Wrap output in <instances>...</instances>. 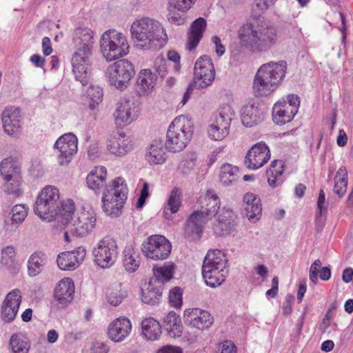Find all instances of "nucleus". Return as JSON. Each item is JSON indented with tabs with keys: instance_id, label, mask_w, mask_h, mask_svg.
I'll use <instances>...</instances> for the list:
<instances>
[{
	"instance_id": "nucleus-19",
	"label": "nucleus",
	"mask_w": 353,
	"mask_h": 353,
	"mask_svg": "<svg viewBox=\"0 0 353 353\" xmlns=\"http://www.w3.org/2000/svg\"><path fill=\"white\" fill-rule=\"evenodd\" d=\"M106 147L111 154L123 157L134 150V143L124 132L118 131L110 136Z\"/></svg>"
},
{
	"instance_id": "nucleus-38",
	"label": "nucleus",
	"mask_w": 353,
	"mask_h": 353,
	"mask_svg": "<svg viewBox=\"0 0 353 353\" xmlns=\"http://www.w3.org/2000/svg\"><path fill=\"white\" fill-rule=\"evenodd\" d=\"M284 163L281 160H274L272 161L270 165L266 170L268 184L272 188H276L280 185L283 181Z\"/></svg>"
},
{
	"instance_id": "nucleus-35",
	"label": "nucleus",
	"mask_w": 353,
	"mask_h": 353,
	"mask_svg": "<svg viewBox=\"0 0 353 353\" xmlns=\"http://www.w3.org/2000/svg\"><path fill=\"white\" fill-rule=\"evenodd\" d=\"M48 261L47 255L41 251L33 252L27 262L28 274L30 277L39 275Z\"/></svg>"
},
{
	"instance_id": "nucleus-55",
	"label": "nucleus",
	"mask_w": 353,
	"mask_h": 353,
	"mask_svg": "<svg viewBox=\"0 0 353 353\" xmlns=\"http://www.w3.org/2000/svg\"><path fill=\"white\" fill-rule=\"evenodd\" d=\"M169 302L175 307H179L182 305V291L179 288H174L170 291Z\"/></svg>"
},
{
	"instance_id": "nucleus-11",
	"label": "nucleus",
	"mask_w": 353,
	"mask_h": 353,
	"mask_svg": "<svg viewBox=\"0 0 353 353\" xmlns=\"http://www.w3.org/2000/svg\"><path fill=\"white\" fill-rule=\"evenodd\" d=\"M97 225V214L90 205L82 206L68 224V228L73 236H85L90 234Z\"/></svg>"
},
{
	"instance_id": "nucleus-26",
	"label": "nucleus",
	"mask_w": 353,
	"mask_h": 353,
	"mask_svg": "<svg viewBox=\"0 0 353 353\" xmlns=\"http://www.w3.org/2000/svg\"><path fill=\"white\" fill-rule=\"evenodd\" d=\"M74 284L70 278L61 279L56 285L54 291V297L61 305H66L70 303L74 296Z\"/></svg>"
},
{
	"instance_id": "nucleus-24",
	"label": "nucleus",
	"mask_w": 353,
	"mask_h": 353,
	"mask_svg": "<svg viewBox=\"0 0 353 353\" xmlns=\"http://www.w3.org/2000/svg\"><path fill=\"white\" fill-rule=\"evenodd\" d=\"M3 127L6 133L14 135L19 132L21 128V117L20 110L10 106L5 108L1 114Z\"/></svg>"
},
{
	"instance_id": "nucleus-25",
	"label": "nucleus",
	"mask_w": 353,
	"mask_h": 353,
	"mask_svg": "<svg viewBox=\"0 0 353 353\" xmlns=\"http://www.w3.org/2000/svg\"><path fill=\"white\" fill-rule=\"evenodd\" d=\"M157 77L149 69L141 70L137 77L136 91L139 97L148 96L156 85Z\"/></svg>"
},
{
	"instance_id": "nucleus-4",
	"label": "nucleus",
	"mask_w": 353,
	"mask_h": 353,
	"mask_svg": "<svg viewBox=\"0 0 353 353\" xmlns=\"http://www.w3.org/2000/svg\"><path fill=\"white\" fill-rule=\"evenodd\" d=\"M241 43L254 52H265L274 46L279 40L276 30L272 26L244 24L238 32Z\"/></svg>"
},
{
	"instance_id": "nucleus-9",
	"label": "nucleus",
	"mask_w": 353,
	"mask_h": 353,
	"mask_svg": "<svg viewBox=\"0 0 353 353\" xmlns=\"http://www.w3.org/2000/svg\"><path fill=\"white\" fill-rule=\"evenodd\" d=\"M59 201L58 188L46 185L39 192L36 199L34 212L41 219L51 221L56 216Z\"/></svg>"
},
{
	"instance_id": "nucleus-57",
	"label": "nucleus",
	"mask_w": 353,
	"mask_h": 353,
	"mask_svg": "<svg viewBox=\"0 0 353 353\" xmlns=\"http://www.w3.org/2000/svg\"><path fill=\"white\" fill-rule=\"evenodd\" d=\"M149 195V184L147 182H144L136 207L137 208H141L144 205Z\"/></svg>"
},
{
	"instance_id": "nucleus-31",
	"label": "nucleus",
	"mask_w": 353,
	"mask_h": 353,
	"mask_svg": "<svg viewBox=\"0 0 353 353\" xmlns=\"http://www.w3.org/2000/svg\"><path fill=\"white\" fill-rule=\"evenodd\" d=\"M145 159L151 165L163 164L165 161V149L161 140L152 141L145 154Z\"/></svg>"
},
{
	"instance_id": "nucleus-32",
	"label": "nucleus",
	"mask_w": 353,
	"mask_h": 353,
	"mask_svg": "<svg viewBox=\"0 0 353 353\" xmlns=\"http://www.w3.org/2000/svg\"><path fill=\"white\" fill-rule=\"evenodd\" d=\"M206 21L202 17H199L192 22L187 42V48L190 50L196 48L198 46L206 29Z\"/></svg>"
},
{
	"instance_id": "nucleus-16",
	"label": "nucleus",
	"mask_w": 353,
	"mask_h": 353,
	"mask_svg": "<svg viewBox=\"0 0 353 353\" xmlns=\"http://www.w3.org/2000/svg\"><path fill=\"white\" fill-rule=\"evenodd\" d=\"M77 137L72 133H66L61 136L55 142L54 148L59 152L57 156L60 165H68L78 150Z\"/></svg>"
},
{
	"instance_id": "nucleus-49",
	"label": "nucleus",
	"mask_w": 353,
	"mask_h": 353,
	"mask_svg": "<svg viewBox=\"0 0 353 353\" xmlns=\"http://www.w3.org/2000/svg\"><path fill=\"white\" fill-rule=\"evenodd\" d=\"M85 97L89 108L92 110H95L99 104L102 101L103 90L99 86L90 85L87 90Z\"/></svg>"
},
{
	"instance_id": "nucleus-54",
	"label": "nucleus",
	"mask_w": 353,
	"mask_h": 353,
	"mask_svg": "<svg viewBox=\"0 0 353 353\" xmlns=\"http://www.w3.org/2000/svg\"><path fill=\"white\" fill-rule=\"evenodd\" d=\"M19 307L17 306H11L8 304L3 303L2 310H1V317L3 320L6 322H11L12 321L18 312Z\"/></svg>"
},
{
	"instance_id": "nucleus-33",
	"label": "nucleus",
	"mask_w": 353,
	"mask_h": 353,
	"mask_svg": "<svg viewBox=\"0 0 353 353\" xmlns=\"http://www.w3.org/2000/svg\"><path fill=\"white\" fill-rule=\"evenodd\" d=\"M107 174V170L104 166L94 167L87 176L88 187L95 192L101 190L105 185Z\"/></svg>"
},
{
	"instance_id": "nucleus-12",
	"label": "nucleus",
	"mask_w": 353,
	"mask_h": 353,
	"mask_svg": "<svg viewBox=\"0 0 353 353\" xmlns=\"http://www.w3.org/2000/svg\"><path fill=\"white\" fill-rule=\"evenodd\" d=\"M106 77L109 83L119 90L125 89L135 74L133 64L127 59H120L108 66Z\"/></svg>"
},
{
	"instance_id": "nucleus-10",
	"label": "nucleus",
	"mask_w": 353,
	"mask_h": 353,
	"mask_svg": "<svg viewBox=\"0 0 353 353\" xmlns=\"http://www.w3.org/2000/svg\"><path fill=\"white\" fill-rule=\"evenodd\" d=\"M234 116V111L230 105H222L219 108L214 119L208 125V138L214 141L224 140L230 134L231 122Z\"/></svg>"
},
{
	"instance_id": "nucleus-62",
	"label": "nucleus",
	"mask_w": 353,
	"mask_h": 353,
	"mask_svg": "<svg viewBox=\"0 0 353 353\" xmlns=\"http://www.w3.org/2000/svg\"><path fill=\"white\" fill-rule=\"evenodd\" d=\"M212 43L215 45V52L219 57L222 56L225 53V47L221 43V39L218 36H213L212 38Z\"/></svg>"
},
{
	"instance_id": "nucleus-42",
	"label": "nucleus",
	"mask_w": 353,
	"mask_h": 353,
	"mask_svg": "<svg viewBox=\"0 0 353 353\" xmlns=\"http://www.w3.org/2000/svg\"><path fill=\"white\" fill-rule=\"evenodd\" d=\"M203 200V208H205V212L208 214V216L212 218L219 214L218 212L220 210L221 201L214 190H208Z\"/></svg>"
},
{
	"instance_id": "nucleus-20",
	"label": "nucleus",
	"mask_w": 353,
	"mask_h": 353,
	"mask_svg": "<svg viewBox=\"0 0 353 353\" xmlns=\"http://www.w3.org/2000/svg\"><path fill=\"white\" fill-rule=\"evenodd\" d=\"M268 146L263 142L254 144L247 152L245 165L249 170H255L263 167L270 159Z\"/></svg>"
},
{
	"instance_id": "nucleus-43",
	"label": "nucleus",
	"mask_w": 353,
	"mask_h": 353,
	"mask_svg": "<svg viewBox=\"0 0 353 353\" xmlns=\"http://www.w3.org/2000/svg\"><path fill=\"white\" fill-rule=\"evenodd\" d=\"M239 178V170L236 166L230 163L223 164L220 170L219 179L221 183L225 186L236 183Z\"/></svg>"
},
{
	"instance_id": "nucleus-44",
	"label": "nucleus",
	"mask_w": 353,
	"mask_h": 353,
	"mask_svg": "<svg viewBox=\"0 0 353 353\" xmlns=\"http://www.w3.org/2000/svg\"><path fill=\"white\" fill-rule=\"evenodd\" d=\"M74 203L72 200H66L63 201L61 206L57 208V214L54 219H57L63 224L66 225L68 228V224L72 219H74L72 215L74 213Z\"/></svg>"
},
{
	"instance_id": "nucleus-41",
	"label": "nucleus",
	"mask_w": 353,
	"mask_h": 353,
	"mask_svg": "<svg viewBox=\"0 0 353 353\" xmlns=\"http://www.w3.org/2000/svg\"><path fill=\"white\" fill-rule=\"evenodd\" d=\"M175 270L176 265L172 261L166 262L162 266H155L153 268L154 277L150 280H157L163 287L164 282L169 281L173 277Z\"/></svg>"
},
{
	"instance_id": "nucleus-29",
	"label": "nucleus",
	"mask_w": 353,
	"mask_h": 353,
	"mask_svg": "<svg viewBox=\"0 0 353 353\" xmlns=\"http://www.w3.org/2000/svg\"><path fill=\"white\" fill-rule=\"evenodd\" d=\"M245 214L251 222L257 221L261 215L262 206L260 198L254 193L247 192L243 198Z\"/></svg>"
},
{
	"instance_id": "nucleus-39",
	"label": "nucleus",
	"mask_w": 353,
	"mask_h": 353,
	"mask_svg": "<svg viewBox=\"0 0 353 353\" xmlns=\"http://www.w3.org/2000/svg\"><path fill=\"white\" fill-rule=\"evenodd\" d=\"M163 326L171 337H179L182 334L183 325L180 316L174 312H170L164 318Z\"/></svg>"
},
{
	"instance_id": "nucleus-46",
	"label": "nucleus",
	"mask_w": 353,
	"mask_h": 353,
	"mask_svg": "<svg viewBox=\"0 0 353 353\" xmlns=\"http://www.w3.org/2000/svg\"><path fill=\"white\" fill-rule=\"evenodd\" d=\"M127 293L123 289L119 283H115L108 287L106 291V299L108 302L113 305L117 306L126 297Z\"/></svg>"
},
{
	"instance_id": "nucleus-61",
	"label": "nucleus",
	"mask_w": 353,
	"mask_h": 353,
	"mask_svg": "<svg viewBox=\"0 0 353 353\" xmlns=\"http://www.w3.org/2000/svg\"><path fill=\"white\" fill-rule=\"evenodd\" d=\"M15 256V251L13 247L7 246L2 250V260L5 263H8L10 260H12Z\"/></svg>"
},
{
	"instance_id": "nucleus-36",
	"label": "nucleus",
	"mask_w": 353,
	"mask_h": 353,
	"mask_svg": "<svg viewBox=\"0 0 353 353\" xmlns=\"http://www.w3.org/2000/svg\"><path fill=\"white\" fill-rule=\"evenodd\" d=\"M296 112L290 109L289 105H285L281 101H277L272 109V117L274 122L277 125H283L291 121Z\"/></svg>"
},
{
	"instance_id": "nucleus-17",
	"label": "nucleus",
	"mask_w": 353,
	"mask_h": 353,
	"mask_svg": "<svg viewBox=\"0 0 353 353\" xmlns=\"http://www.w3.org/2000/svg\"><path fill=\"white\" fill-rule=\"evenodd\" d=\"M139 108L131 99L123 98L117 103L114 117L119 125H128L136 121L139 116Z\"/></svg>"
},
{
	"instance_id": "nucleus-1",
	"label": "nucleus",
	"mask_w": 353,
	"mask_h": 353,
	"mask_svg": "<svg viewBox=\"0 0 353 353\" xmlns=\"http://www.w3.org/2000/svg\"><path fill=\"white\" fill-rule=\"evenodd\" d=\"M95 32L90 28L79 25L74 29L72 41L76 51L72 55L71 63L76 80L83 85L89 83L92 75L91 57L93 54Z\"/></svg>"
},
{
	"instance_id": "nucleus-59",
	"label": "nucleus",
	"mask_w": 353,
	"mask_h": 353,
	"mask_svg": "<svg viewBox=\"0 0 353 353\" xmlns=\"http://www.w3.org/2000/svg\"><path fill=\"white\" fill-rule=\"evenodd\" d=\"M285 105H289L290 109L293 108V111L298 112L300 105L299 97L296 94H290L288 97V101H281Z\"/></svg>"
},
{
	"instance_id": "nucleus-7",
	"label": "nucleus",
	"mask_w": 353,
	"mask_h": 353,
	"mask_svg": "<svg viewBox=\"0 0 353 353\" xmlns=\"http://www.w3.org/2000/svg\"><path fill=\"white\" fill-rule=\"evenodd\" d=\"M99 48L102 57L108 62L121 59L130 52L127 37L116 29H109L101 34Z\"/></svg>"
},
{
	"instance_id": "nucleus-53",
	"label": "nucleus",
	"mask_w": 353,
	"mask_h": 353,
	"mask_svg": "<svg viewBox=\"0 0 353 353\" xmlns=\"http://www.w3.org/2000/svg\"><path fill=\"white\" fill-rule=\"evenodd\" d=\"M21 299V291L19 289H14L6 295L3 303L19 307Z\"/></svg>"
},
{
	"instance_id": "nucleus-5",
	"label": "nucleus",
	"mask_w": 353,
	"mask_h": 353,
	"mask_svg": "<svg viewBox=\"0 0 353 353\" xmlns=\"http://www.w3.org/2000/svg\"><path fill=\"white\" fill-rule=\"evenodd\" d=\"M193 131L194 123L191 118L185 115L176 117L167 130L165 147L173 152H181L190 141Z\"/></svg>"
},
{
	"instance_id": "nucleus-63",
	"label": "nucleus",
	"mask_w": 353,
	"mask_h": 353,
	"mask_svg": "<svg viewBox=\"0 0 353 353\" xmlns=\"http://www.w3.org/2000/svg\"><path fill=\"white\" fill-rule=\"evenodd\" d=\"M168 59L175 63L174 68L176 71L180 68V56L179 53L174 50H170L168 52Z\"/></svg>"
},
{
	"instance_id": "nucleus-28",
	"label": "nucleus",
	"mask_w": 353,
	"mask_h": 353,
	"mask_svg": "<svg viewBox=\"0 0 353 353\" xmlns=\"http://www.w3.org/2000/svg\"><path fill=\"white\" fill-rule=\"evenodd\" d=\"M211 219L205 211H196L189 217L185 226V234L190 236H199L203 231L204 225Z\"/></svg>"
},
{
	"instance_id": "nucleus-8",
	"label": "nucleus",
	"mask_w": 353,
	"mask_h": 353,
	"mask_svg": "<svg viewBox=\"0 0 353 353\" xmlns=\"http://www.w3.org/2000/svg\"><path fill=\"white\" fill-rule=\"evenodd\" d=\"M127 194L128 188L125 181L121 177L114 179L103 194L102 208L104 212L112 218L119 216L127 199Z\"/></svg>"
},
{
	"instance_id": "nucleus-30",
	"label": "nucleus",
	"mask_w": 353,
	"mask_h": 353,
	"mask_svg": "<svg viewBox=\"0 0 353 353\" xmlns=\"http://www.w3.org/2000/svg\"><path fill=\"white\" fill-rule=\"evenodd\" d=\"M28 212V208L25 205H15L5 219L6 231L14 232L23 222Z\"/></svg>"
},
{
	"instance_id": "nucleus-3",
	"label": "nucleus",
	"mask_w": 353,
	"mask_h": 353,
	"mask_svg": "<svg viewBox=\"0 0 353 353\" xmlns=\"http://www.w3.org/2000/svg\"><path fill=\"white\" fill-rule=\"evenodd\" d=\"M288 63L284 60L269 61L261 65L256 71L252 81V91L256 97L271 95L284 80Z\"/></svg>"
},
{
	"instance_id": "nucleus-64",
	"label": "nucleus",
	"mask_w": 353,
	"mask_h": 353,
	"mask_svg": "<svg viewBox=\"0 0 353 353\" xmlns=\"http://www.w3.org/2000/svg\"><path fill=\"white\" fill-rule=\"evenodd\" d=\"M157 353H182V349L178 346L165 345L159 349Z\"/></svg>"
},
{
	"instance_id": "nucleus-37",
	"label": "nucleus",
	"mask_w": 353,
	"mask_h": 353,
	"mask_svg": "<svg viewBox=\"0 0 353 353\" xmlns=\"http://www.w3.org/2000/svg\"><path fill=\"white\" fill-rule=\"evenodd\" d=\"M141 332L148 341H157L161 334V326L158 321L152 317L144 319L141 322Z\"/></svg>"
},
{
	"instance_id": "nucleus-14",
	"label": "nucleus",
	"mask_w": 353,
	"mask_h": 353,
	"mask_svg": "<svg viewBox=\"0 0 353 353\" xmlns=\"http://www.w3.org/2000/svg\"><path fill=\"white\" fill-rule=\"evenodd\" d=\"M141 250L148 259L164 260L170 254L172 245L165 236L152 235L142 244Z\"/></svg>"
},
{
	"instance_id": "nucleus-34",
	"label": "nucleus",
	"mask_w": 353,
	"mask_h": 353,
	"mask_svg": "<svg viewBox=\"0 0 353 353\" xmlns=\"http://www.w3.org/2000/svg\"><path fill=\"white\" fill-rule=\"evenodd\" d=\"M163 287L161 283L157 280H150L147 288L142 290L141 300L149 305H155L159 303L162 294Z\"/></svg>"
},
{
	"instance_id": "nucleus-58",
	"label": "nucleus",
	"mask_w": 353,
	"mask_h": 353,
	"mask_svg": "<svg viewBox=\"0 0 353 353\" xmlns=\"http://www.w3.org/2000/svg\"><path fill=\"white\" fill-rule=\"evenodd\" d=\"M154 67L161 77L165 74L166 60L163 56H158L154 61Z\"/></svg>"
},
{
	"instance_id": "nucleus-22",
	"label": "nucleus",
	"mask_w": 353,
	"mask_h": 353,
	"mask_svg": "<svg viewBox=\"0 0 353 353\" xmlns=\"http://www.w3.org/2000/svg\"><path fill=\"white\" fill-rule=\"evenodd\" d=\"M132 332L131 321L126 317H119L112 321L107 329L108 339L114 343L125 341Z\"/></svg>"
},
{
	"instance_id": "nucleus-2",
	"label": "nucleus",
	"mask_w": 353,
	"mask_h": 353,
	"mask_svg": "<svg viewBox=\"0 0 353 353\" xmlns=\"http://www.w3.org/2000/svg\"><path fill=\"white\" fill-rule=\"evenodd\" d=\"M134 46L141 50H155L163 47L168 35L162 24L157 20L143 17L137 18L130 27Z\"/></svg>"
},
{
	"instance_id": "nucleus-50",
	"label": "nucleus",
	"mask_w": 353,
	"mask_h": 353,
	"mask_svg": "<svg viewBox=\"0 0 353 353\" xmlns=\"http://www.w3.org/2000/svg\"><path fill=\"white\" fill-rule=\"evenodd\" d=\"M0 174L3 179L20 176V169L17 165L8 159H3L0 163Z\"/></svg>"
},
{
	"instance_id": "nucleus-52",
	"label": "nucleus",
	"mask_w": 353,
	"mask_h": 353,
	"mask_svg": "<svg viewBox=\"0 0 353 353\" xmlns=\"http://www.w3.org/2000/svg\"><path fill=\"white\" fill-rule=\"evenodd\" d=\"M195 1L196 0H169L168 8L170 12L177 10L185 12L192 7Z\"/></svg>"
},
{
	"instance_id": "nucleus-18",
	"label": "nucleus",
	"mask_w": 353,
	"mask_h": 353,
	"mask_svg": "<svg viewBox=\"0 0 353 353\" xmlns=\"http://www.w3.org/2000/svg\"><path fill=\"white\" fill-rule=\"evenodd\" d=\"M185 325L200 330L209 329L214 322V318L207 310L199 307L187 308L183 312Z\"/></svg>"
},
{
	"instance_id": "nucleus-13",
	"label": "nucleus",
	"mask_w": 353,
	"mask_h": 353,
	"mask_svg": "<svg viewBox=\"0 0 353 353\" xmlns=\"http://www.w3.org/2000/svg\"><path fill=\"white\" fill-rule=\"evenodd\" d=\"M118 254V246L116 241L108 236L99 241L92 250L94 262L103 269L113 266Z\"/></svg>"
},
{
	"instance_id": "nucleus-40",
	"label": "nucleus",
	"mask_w": 353,
	"mask_h": 353,
	"mask_svg": "<svg viewBox=\"0 0 353 353\" xmlns=\"http://www.w3.org/2000/svg\"><path fill=\"white\" fill-rule=\"evenodd\" d=\"M30 348V341L23 333H17L11 336L9 341V349L11 353H28Z\"/></svg>"
},
{
	"instance_id": "nucleus-45",
	"label": "nucleus",
	"mask_w": 353,
	"mask_h": 353,
	"mask_svg": "<svg viewBox=\"0 0 353 353\" xmlns=\"http://www.w3.org/2000/svg\"><path fill=\"white\" fill-rule=\"evenodd\" d=\"M181 189L178 187H174L168 195L167 201L164 205L163 213L166 219L168 217V211H170L172 214H176L181 205Z\"/></svg>"
},
{
	"instance_id": "nucleus-27",
	"label": "nucleus",
	"mask_w": 353,
	"mask_h": 353,
	"mask_svg": "<svg viewBox=\"0 0 353 353\" xmlns=\"http://www.w3.org/2000/svg\"><path fill=\"white\" fill-rule=\"evenodd\" d=\"M263 117V111L259 108L256 103H248L241 109V123L247 128H252L261 123Z\"/></svg>"
},
{
	"instance_id": "nucleus-56",
	"label": "nucleus",
	"mask_w": 353,
	"mask_h": 353,
	"mask_svg": "<svg viewBox=\"0 0 353 353\" xmlns=\"http://www.w3.org/2000/svg\"><path fill=\"white\" fill-rule=\"evenodd\" d=\"M322 263L319 259L315 260L310 268L309 277L310 281L316 284L318 281V272L319 269L321 267Z\"/></svg>"
},
{
	"instance_id": "nucleus-47",
	"label": "nucleus",
	"mask_w": 353,
	"mask_h": 353,
	"mask_svg": "<svg viewBox=\"0 0 353 353\" xmlns=\"http://www.w3.org/2000/svg\"><path fill=\"white\" fill-rule=\"evenodd\" d=\"M139 255L137 250L132 246H126L123 251V265L130 272L137 270L139 266Z\"/></svg>"
},
{
	"instance_id": "nucleus-6",
	"label": "nucleus",
	"mask_w": 353,
	"mask_h": 353,
	"mask_svg": "<svg viewBox=\"0 0 353 353\" xmlns=\"http://www.w3.org/2000/svg\"><path fill=\"white\" fill-rule=\"evenodd\" d=\"M227 263L226 256L222 251H208L202 266V275L207 285L216 288L225 281L228 274Z\"/></svg>"
},
{
	"instance_id": "nucleus-51",
	"label": "nucleus",
	"mask_w": 353,
	"mask_h": 353,
	"mask_svg": "<svg viewBox=\"0 0 353 353\" xmlns=\"http://www.w3.org/2000/svg\"><path fill=\"white\" fill-rule=\"evenodd\" d=\"M3 185V190L8 194H12L14 196H19L21 193V176L4 179Z\"/></svg>"
},
{
	"instance_id": "nucleus-21",
	"label": "nucleus",
	"mask_w": 353,
	"mask_h": 353,
	"mask_svg": "<svg viewBox=\"0 0 353 353\" xmlns=\"http://www.w3.org/2000/svg\"><path fill=\"white\" fill-rule=\"evenodd\" d=\"M86 249L80 246L70 252H63L57 256L58 267L62 270H74L84 261Z\"/></svg>"
},
{
	"instance_id": "nucleus-48",
	"label": "nucleus",
	"mask_w": 353,
	"mask_h": 353,
	"mask_svg": "<svg viewBox=\"0 0 353 353\" xmlns=\"http://www.w3.org/2000/svg\"><path fill=\"white\" fill-rule=\"evenodd\" d=\"M347 186V171L345 166H341L337 170L334 177V192L342 197L345 194Z\"/></svg>"
},
{
	"instance_id": "nucleus-60",
	"label": "nucleus",
	"mask_w": 353,
	"mask_h": 353,
	"mask_svg": "<svg viewBox=\"0 0 353 353\" xmlns=\"http://www.w3.org/2000/svg\"><path fill=\"white\" fill-rule=\"evenodd\" d=\"M109 351L110 347L103 341L94 342L91 347L92 353H108Z\"/></svg>"
},
{
	"instance_id": "nucleus-15",
	"label": "nucleus",
	"mask_w": 353,
	"mask_h": 353,
	"mask_svg": "<svg viewBox=\"0 0 353 353\" xmlns=\"http://www.w3.org/2000/svg\"><path fill=\"white\" fill-rule=\"evenodd\" d=\"M215 77V70L211 59L203 55L196 61L194 68V81L199 88L211 85Z\"/></svg>"
},
{
	"instance_id": "nucleus-23",
	"label": "nucleus",
	"mask_w": 353,
	"mask_h": 353,
	"mask_svg": "<svg viewBox=\"0 0 353 353\" xmlns=\"http://www.w3.org/2000/svg\"><path fill=\"white\" fill-rule=\"evenodd\" d=\"M236 219L234 212L230 208H222L217 214L216 222L213 227L214 233L220 236L231 233L235 228Z\"/></svg>"
}]
</instances>
